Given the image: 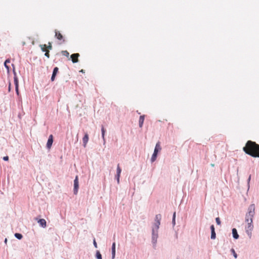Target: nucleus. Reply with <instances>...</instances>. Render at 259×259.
<instances>
[{"label":"nucleus","mask_w":259,"mask_h":259,"mask_svg":"<svg viewBox=\"0 0 259 259\" xmlns=\"http://www.w3.org/2000/svg\"><path fill=\"white\" fill-rule=\"evenodd\" d=\"M255 214V205L251 204L248 209V212L245 215V222L247 225L245 227L246 232L249 238L252 236V231L253 229L252 219Z\"/></svg>","instance_id":"1"},{"label":"nucleus","mask_w":259,"mask_h":259,"mask_svg":"<svg viewBox=\"0 0 259 259\" xmlns=\"http://www.w3.org/2000/svg\"><path fill=\"white\" fill-rule=\"evenodd\" d=\"M243 150L246 154L253 157H259V145L255 142L248 141Z\"/></svg>","instance_id":"2"},{"label":"nucleus","mask_w":259,"mask_h":259,"mask_svg":"<svg viewBox=\"0 0 259 259\" xmlns=\"http://www.w3.org/2000/svg\"><path fill=\"white\" fill-rule=\"evenodd\" d=\"M161 146L160 145V142L157 143L156 146L155 147L154 153L152 156L151 159V160L152 162H154L156 160L157 155V153H158V151L161 150Z\"/></svg>","instance_id":"3"},{"label":"nucleus","mask_w":259,"mask_h":259,"mask_svg":"<svg viewBox=\"0 0 259 259\" xmlns=\"http://www.w3.org/2000/svg\"><path fill=\"white\" fill-rule=\"evenodd\" d=\"M79 188V183H78V176H76L75 179L74 181V194H77L78 192V189Z\"/></svg>","instance_id":"4"},{"label":"nucleus","mask_w":259,"mask_h":259,"mask_svg":"<svg viewBox=\"0 0 259 259\" xmlns=\"http://www.w3.org/2000/svg\"><path fill=\"white\" fill-rule=\"evenodd\" d=\"M79 54L78 53L73 54L71 55L70 58H71V60L73 63H77L78 61V57H79Z\"/></svg>","instance_id":"5"},{"label":"nucleus","mask_w":259,"mask_h":259,"mask_svg":"<svg viewBox=\"0 0 259 259\" xmlns=\"http://www.w3.org/2000/svg\"><path fill=\"white\" fill-rule=\"evenodd\" d=\"M53 142V136L52 135L49 136L47 143V147L48 149H50Z\"/></svg>","instance_id":"6"},{"label":"nucleus","mask_w":259,"mask_h":259,"mask_svg":"<svg viewBox=\"0 0 259 259\" xmlns=\"http://www.w3.org/2000/svg\"><path fill=\"white\" fill-rule=\"evenodd\" d=\"M55 37L58 40H62L63 42L65 41V40L63 39V36L62 34L60 33V31H59L57 30H55Z\"/></svg>","instance_id":"7"},{"label":"nucleus","mask_w":259,"mask_h":259,"mask_svg":"<svg viewBox=\"0 0 259 259\" xmlns=\"http://www.w3.org/2000/svg\"><path fill=\"white\" fill-rule=\"evenodd\" d=\"M121 172V169L120 168V167L119 166V164H118L117 166V174H116L117 181L118 184L119 183V178H120Z\"/></svg>","instance_id":"8"},{"label":"nucleus","mask_w":259,"mask_h":259,"mask_svg":"<svg viewBox=\"0 0 259 259\" xmlns=\"http://www.w3.org/2000/svg\"><path fill=\"white\" fill-rule=\"evenodd\" d=\"M160 224V222H155V223L154 224V227L152 229L153 235H154L155 232H157V230H158V229L159 228Z\"/></svg>","instance_id":"9"},{"label":"nucleus","mask_w":259,"mask_h":259,"mask_svg":"<svg viewBox=\"0 0 259 259\" xmlns=\"http://www.w3.org/2000/svg\"><path fill=\"white\" fill-rule=\"evenodd\" d=\"M89 135L87 133L85 134L84 137L82 138V141L84 147H86V145L88 143V142L89 141Z\"/></svg>","instance_id":"10"},{"label":"nucleus","mask_w":259,"mask_h":259,"mask_svg":"<svg viewBox=\"0 0 259 259\" xmlns=\"http://www.w3.org/2000/svg\"><path fill=\"white\" fill-rule=\"evenodd\" d=\"M37 222L41 227H42L43 228L46 227L47 224H46V221L45 219H39L38 220Z\"/></svg>","instance_id":"11"},{"label":"nucleus","mask_w":259,"mask_h":259,"mask_svg":"<svg viewBox=\"0 0 259 259\" xmlns=\"http://www.w3.org/2000/svg\"><path fill=\"white\" fill-rule=\"evenodd\" d=\"M14 83L15 85L16 92L18 95H19V90H18V79L16 76L14 77Z\"/></svg>","instance_id":"12"},{"label":"nucleus","mask_w":259,"mask_h":259,"mask_svg":"<svg viewBox=\"0 0 259 259\" xmlns=\"http://www.w3.org/2000/svg\"><path fill=\"white\" fill-rule=\"evenodd\" d=\"M210 229H211V238L212 239H214L216 237V235H215V233L214 231V227L213 225L210 226Z\"/></svg>","instance_id":"13"},{"label":"nucleus","mask_w":259,"mask_h":259,"mask_svg":"<svg viewBox=\"0 0 259 259\" xmlns=\"http://www.w3.org/2000/svg\"><path fill=\"white\" fill-rule=\"evenodd\" d=\"M115 256V243L114 242L112 245V258L114 259Z\"/></svg>","instance_id":"14"},{"label":"nucleus","mask_w":259,"mask_h":259,"mask_svg":"<svg viewBox=\"0 0 259 259\" xmlns=\"http://www.w3.org/2000/svg\"><path fill=\"white\" fill-rule=\"evenodd\" d=\"M144 119H145L144 115H141L140 116V118H139V126H140V127H142L143 126Z\"/></svg>","instance_id":"15"},{"label":"nucleus","mask_w":259,"mask_h":259,"mask_svg":"<svg viewBox=\"0 0 259 259\" xmlns=\"http://www.w3.org/2000/svg\"><path fill=\"white\" fill-rule=\"evenodd\" d=\"M232 234L233 237L235 239H238L239 238V235L237 233V230L236 229L234 228L232 229Z\"/></svg>","instance_id":"16"},{"label":"nucleus","mask_w":259,"mask_h":259,"mask_svg":"<svg viewBox=\"0 0 259 259\" xmlns=\"http://www.w3.org/2000/svg\"><path fill=\"white\" fill-rule=\"evenodd\" d=\"M101 131H102V138L103 139V140L105 141V128H104V126L103 125L102 126Z\"/></svg>","instance_id":"17"},{"label":"nucleus","mask_w":259,"mask_h":259,"mask_svg":"<svg viewBox=\"0 0 259 259\" xmlns=\"http://www.w3.org/2000/svg\"><path fill=\"white\" fill-rule=\"evenodd\" d=\"M161 216L160 214H157L156 216H155V222H160V220H161Z\"/></svg>","instance_id":"18"},{"label":"nucleus","mask_w":259,"mask_h":259,"mask_svg":"<svg viewBox=\"0 0 259 259\" xmlns=\"http://www.w3.org/2000/svg\"><path fill=\"white\" fill-rule=\"evenodd\" d=\"M40 47L42 51L46 52L47 50V46L46 45H41Z\"/></svg>","instance_id":"19"},{"label":"nucleus","mask_w":259,"mask_h":259,"mask_svg":"<svg viewBox=\"0 0 259 259\" xmlns=\"http://www.w3.org/2000/svg\"><path fill=\"white\" fill-rule=\"evenodd\" d=\"M10 62V60L9 59H7L4 63L5 67L8 70H9V67L7 65L8 63H9Z\"/></svg>","instance_id":"20"},{"label":"nucleus","mask_w":259,"mask_h":259,"mask_svg":"<svg viewBox=\"0 0 259 259\" xmlns=\"http://www.w3.org/2000/svg\"><path fill=\"white\" fill-rule=\"evenodd\" d=\"M15 236L18 238V239H21L22 238L23 236L22 235V234H19V233H15Z\"/></svg>","instance_id":"21"},{"label":"nucleus","mask_w":259,"mask_h":259,"mask_svg":"<svg viewBox=\"0 0 259 259\" xmlns=\"http://www.w3.org/2000/svg\"><path fill=\"white\" fill-rule=\"evenodd\" d=\"M96 257L97 259H102V255L99 251L96 253Z\"/></svg>","instance_id":"22"},{"label":"nucleus","mask_w":259,"mask_h":259,"mask_svg":"<svg viewBox=\"0 0 259 259\" xmlns=\"http://www.w3.org/2000/svg\"><path fill=\"white\" fill-rule=\"evenodd\" d=\"M58 70L59 69L57 67H55L53 70V74L56 75L57 73L58 72Z\"/></svg>","instance_id":"23"},{"label":"nucleus","mask_w":259,"mask_h":259,"mask_svg":"<svg viewBox=\"0 0 259 259\" xmlns=\"http://www.w3.org/2000/svg\"><path fill=\"white\" fill-rule=\"evenodd\" d=\"M62 53L64 56H65L66 57H68L69 55V52L67 51H63L62 52Z\"/></svg>","instance_id":"24"},{"label":"nucleus","mask_w":259,"mask_h":259,"mask_svg":"<svg viewBox=\"0 0 259 259\" xmlns=\"http://www.w3.org/2000/svg\"><path fill=\"white\" fill-rule=\"evenodd\" d=\"M231 252H232V253H233V255H234V257H235V258H237V253L235 252V250H234V249H233V248H232V249H231Z\"/></svg>","instance_id":"25"},{"label":"nucleus","mask_w":259,"mask_h":259,"mask_svg":"<svg viewBox=\"0 0 259 259\" xmlns=\"http://www.w3.org/2000/svg\"><path fill=\"white\" fill-rule=\"evenodd\" d=\"M216 223L218 225H221V221L219 218H217L215 219Z\"/></svg>","instance_id":"26"},{"label":"nucleus","mask_w":259,"mask_h":259,"mask_svg":"<svg viewBox=\"0 0 259 259\" xmlns=\"http://www.w3.org/2000/svg\"><path fill=\"white\" fill-rule=\"evenodd\" d=\"M175 219H176V212H175L173 214V217H172V223L174 225L175 224Z\"/></svg>","instance_id":"27"},{"label":"nucleus","mask_w":259,"mask_h":259,"mask_svg":"<svg viewBox=\"0 0 259 259\" xmlns=\"http://www.w3.org/2000/svg\"><path fill=\"white\" fill-rule=\"evenodd\" d=\"M45 52V55L49 58L50 57L49 51L47 50Z\"/></svg>","instance_id":"28"},{"label":"nucleus","mask_w":259,"mask_h":259,"mask_svg":"<svg viewBox=\"0 0 259 259\" xmlns=\"http://www.w3.org/2000/svg\"><path fill=\"white\" fill-rule=\"evenodd\" d=\"M55 77H56V75H54V74H52V77H51V80L52 81H53L55 80Z\"/></svg>","instance_id":"29"},{"label":"nucleus","mask_w":259,"mask_h":259,"mask_svg":"<svg viewBox=\"0 0 259 259\" xmlns=\"http://www.w3.org/2000/svg\"><path fill=\"white\" fill-rule=\"evenodd\" d=\"M93 243H94V246L96 247V248H97V242L95 240V239H94V241H93Z\"/></svg>","instance_id":"30"},{"label":"nucleus","mask_w":259,"mask_h":259,"mask_svg":"<svg viewBox=\"0 0 259 259\" xmlns=\"http://www.w3.org/2000/svg\"><path fill=\"white\" fill-rule=\"evenodd\" d=\"M3 159L5 161H8L9 160V157L8 156H5L3 157Z\"/></svg>","instance_id":"31"},{"label":"nucleus","mask_w":259,"mask_h":259,"mask_svg":"<svg viewBox=\"0 0 259 259\" xmlns=\"http://www.w3.org/2000/svg\"><path fill=\"white\" fill-rule=\"evenodd\" d=\"M48 49H52V46L51 43L49 42V45L47 47Z\"/></svg>","instance_id":"32"},{"label":"nucleus","mask_w":259,"mask_h":259,"mask_svg":"<svg viewBox=\"0 0 259 259\" xmlns=\"http://www.w3.org/2000/svg\"><path fill=\"white\" fill-rule=\"evenodd\" d=\"M11 90V83H10L9 86V92H10Z\"/></svg>","instance_id":"33"},{"label":"nucleus","mask_w":259,"mask_h":259,"mask_svg":"<svg viewBox=\"0 0 259 259\" xmlns=\"http://www.w3.org/2000/svg\"><path fill=\"white\" fill-rule=\"evenodd\" d=\"M250 178H251V176H250L249 177V178H248V181H249L250 180Z\"/></svg>","instance_id":"34"},{"label":"nucleus","mask_w":259,"mask_h":259,"mask_svg":"<svg viewBox=\"0 0 259 259\" xmlns=\"http://www.w3.org/2000/svg\"><path fill=\"white\" fill-rule=\"evenodd\" d=\"M80 72H84V71H83V69H81V70H80Z\"/></svg>","instance_id":"35"},{"label":"nucleus","mask_w":259,"mask_h":259,"mask_svg":"<svg viewBox=\"0 0 259 259\" xmlns=\"http://www.w3.org/2000/svg\"><path fill=\"white\" fill-rule=\"evenodd\" d=\"M155 232L157 233L156 232ZM154 235H155V234L153 236H154ZM155 236H156V237H157V233H156Z\"/></svg>","instance_id":"36"}]
</instances>
